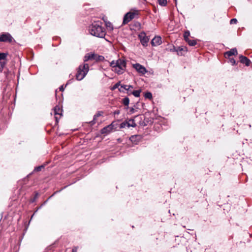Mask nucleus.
Segmentation results:
<instances>
[{
  "label": "nucleus",
  "mask_w": 252,
  "mask_h": 252,
  "mask_svg": "<svg viewBox=\"0 0 252 252\" xmlns=\"http://www.w3.org/2000/svg\"><path fill=\"white\" fill-rule=\"evenodd\" d=\"M90 33L93 36L103 38L106 35V31L102 26L100 22H95L89 27Z\"/></svg>",
  "instance_id": "nucleus-1"
},
{
  "label": "nucleus",
  "mask_w": 252,
  "mask_h": 252,
  "mask_svg": "<svg viewBox=\"0 0 252 252\" xmlns=\"http://www.w3.org/2000/svg\"><path fill=\"white\" fill-rule=\"evenodd\" d=\"M126 61L121 59H119L116 61H112L110 63L112 70L119 75L122 74L125 72L126 69Z\"/></svg>",
  "instance_id": "nucleus-2"
},
{
  "label": "nucleus",
  "mask_w": 252,
  "mask_h": 252,
  "mask_svg": "<svg viewBox=\"0 0 252 252\" xmlns=\"http://www.w3.org/2000/svg\"><path fill=\"white\" fill-rule=\"evenodd\" d=\"M89 70V66L88 63H83L79 66L77 72L76 74V78L78 81L82 80L87 75Z\"/></svg>",
  "instance_id": "nucleus-3"
},
{
  "label": "nucleus",
  "mask_w": 252,
  "mask_h": 252,
  "mask_svg": "<svg viewBox=\"0 0 252 252\" xmlns=\"http://www.w3.org/2000/svg\"><path fill=\"white\" fill-rule=\"evenodd\" d=\"M138 14V11L137 10H135L134 11L131 12L129 11L126 13L124 17L123 24L126 25L131 21L134 18L136 15Z\"/></svg>",
  "instance_id": "nucleus-4"
},
{
  "label": "nucleus",
  "mask_w": 252,
  "mask_h": 252,
  "mask_svg": "<svg viewBox=\"0 0 252 252\" xmlns=\"http://www.w3.org/2000/svg\"><path fill=\"white\" fill-rule=\"evenodd\" d=\"M13 40V38L8 32H3L0 34V42L11 43Z\"/></svg>",
  "instance_id": "nucleus-5"
},
{
  "label": "nucleus",
  "mask_w": 252,
  "mask_h": 252,
  "mask_svg": "<svg viewBox=\"0 0 252 252\" xmlns=\"http://www.w3.org/2000/svg\"><path fill=\"white\" fill-rule=\"evenodd\" d=\"M140 42L143 46H146L149 40V38L146 35L144 32H142L139 34Z\"/></svg>",
  "instance_id": "nucleus-6"
},
{
  "label": "nucleus",
  "mask_w": 252,
  "mask_h": 252,
  "mask_svg": "<svg viewBox=\"0 0 252 252\" xmlns=\"http://www.w3.org/2000/svg\"><path fill=\"white\" fill-rule=\"evenodd\" d=\"M133 67L138 72L141 73L142 74H145L147 72V70H146L145 67L139 63H137L133 64Z\"/></svg>",
  "instance_id": "nucleus-7"
},
{
  "label": "nucleus",
  "mask_w": 252,
  "mask_h": 252,
  "mask_svg": "<svg viewBox=\"0 0 252 252\" xmlns=\"http://www.w3.org/2000/svg\"><path fill=\"white\" fill-rule=\"evenodd\" d=\"M162 43L161 38L160 36H155L151 41L152 46H156Z\"/></svg>",
  "instance_id": "nucleus-8"
},
{
  "label": "nucleus",
  "mask_w": 252,
  "mask_h": 252,
  "mask_svg": "<svg viewBox=\"0 0 252 252\" xmlns=\"http://www.w3.org/2000/svg\"><path fill=\"white\" fill-rule=\"evenodd\" d=\"M113 126L112 125H108L103 127L101 130V133L103 134H107L109 133L112 130Z\"/></svg>",
  "instance_id": "nucleus-9"
},
{
  "label": "nucleus",
  "mask_w": 252,
  "mask_h": 252,
  "mask_svg": "<svg viewBox=\"0 0 252 252\" xmlns=\"http://www.w3.org/2000/svg\"><path fill=\"white\" fill-rule=\"evenodd\" d=\"M240 61L241 63L243 64H245L246 66H249L251 61L250 60L246 57H245L243 55H240L239 56Z\"/></svg>",
  "instance_id": "nucleus-10"
},
{
  "label": "nucleus",
  "mask_w": 252,
  "mask_h": 252,
  "mask_svg": "<svg viewBox=\"0 0 252 252\" xmlns=\"http://www.w3.org/2000/svg\"><path fill=\"white\" fill-rule=\"evenodd\" d=\"M141 137L139 135H134L130 137L129 140L134 144H136L140 140Z\"/></svg>",
  "instance_id": "nucleus-11"
},
{
  "label": "nucleus",
  "mask_w": 252,
  "mask_h": 252,
  "mask_svg": "<svg viewBox=\"0 0 252 252\" xmlns=\"http://www.w3.org/2000/svg\"><path fill=\"white\" fill-rule=\"evenodd\" d=\"M237 54V50L236 48H234L231 49L230 50L226 52L225 54V56H228V57L232 56L233 55Z\"/></svg>",
  "instance_id": "nucleus-12"
},
{
  "label": "nucleus",
  "mask_w": 252,
  "mask_h": 252,
  "mask_svg": "<svg viewBox=\"0 0 252 252\" xmlns=\"http://www.w3.org/2000/svg\"><path fill=\"white\" fill-rule=\"evenodd\" d=\"M95 56V55L94 54H87L84 57V62H86L89 60H94V59Z\"/></svg>",
  "instance_id": "nucleus-13"
},
{
  "label": "nucleus",
  "mask_w": 252,
  "mask_h": 252,
  "mask_svg": "<svg viewBox=\"0 0 252 252\" xmlns=\"http://www.w3.org/2000/svg\"><path fill=\"white\" fill-rule=\"evenodd\" d=\"M127 127H135L136 126L134 119H129L127 121Z\"/></svg>",
  "instance_id": "nucleus-14"
},
{
  "label": "nucleus",
  "mask_w": 252,
  "mask_h": 252,
  "mask_svg": "<svg viewBox=\"0 0 252 252\" xmlns=\"http://www.w3.org/2000/svg\"><path fill=\"white\" fill-rule=\"evenodd\" d=\"M103 114V112H101V111H99L96 114H95L94 116V119H93V120L91 122V123H92V124H94L95 123V121L97 119V117L101 116Z\"/></svg>",
  "instance_id": "nucleus-15"
},
{
  "label": "nucleus",
  "mask_w": 252,
  "mask_h": 252,
  "mask_svg": "<svg viewBox=\"0 0 252 252\" xmlns=\"http://www.w3.org/2000/svg\"><path fill=\"white\" fill-rule=\"evenodd\" d=\"M130 88H133V87L131 85H121V88L119 89L120 91L123 92V89L125 90L128 91Z\"/></svg>",
  "instance_id": "nucleus-16"
},
{
  "label": "nucleus",
  "mask_w": 252,
  "mask_h": 252,
  "mask_svg": "<svg viewBox=\"0 0 252 252\" xmlns=\"http://www.w3.org/2000/svg\"><path fill=\"white\" fill-rule=\"evenodd\" d=\"M7 53H0V62H6V59L7 56Z\"/></svg>",
  "instance_id": "nucleus-17"
},
{
  "label": "nucleus",
  "mask_w": 252,
  "mask_h": 252,
  "mask_svg": "<svg viewBox=\"0 0 252 252\" xmlns=\"http://www.w3.org/2000/svg\"><path fill=\"white\" fill-rule=\"evenodd\" d=\"M62 111V110L60 109V107L58 106H56V107H55V108L54 109V114L55 115H61Z\"/></svg>",
  "instance_id": "nucleus-18"
},
{
  "label": "nucleus",
  "mask_w": 252,
  "mask_h": 252,
  "mask_svg": "<svg viewBox=\"0 0 252 252\" xmlns=\"http://www.w3.org/2000/svg\"><path fill=\"white\" fill-rule=\"evenodd\" d=\"M122 103L125 106L128 107L129 103V99L127 97H126L122 99Z\"/></svg>",
  "instance_id": "nucleus-19"
},
{
  "label": "nucleus",
  "mask_w": 252,
  "mask_h": 252,
  "mask_svg": "<svg viewBox=\"0 0 252 252\" xmlns=\"http://www.w3.org/2000/svg\"><path fill=\"white\" fill-rule=\"evenodd\" d=\"M7 63L6 62H0V73H2L4 67Z\"/></svg>",
  "instance_id": "nucleus-20"
},
{
  "label": "nucleus",
  "mask_w": 252,
  "mask_h": 252,
  "mask_svg": "<svg viewBox=\"0 0 252 252\" xmlns=\"http://www.w3.org/2000/svg\"><path fill=\"white\" fill-rule=\"evenodd\" d=\"M190 46H194L196 44V41L194 40L188 39L186 40Z\"/></svg>",
  "instance_id": "nucleus-21"
},
{
  "label": "nucleus",
  "mask_w": 252,
  "mask_h": 252,
  "mask_svg": "<svg viewBox=\"0 0 252 252\" xmlns=\"http://www.w3.org/2000/svg\"><path fill=\"white\" fill-rule=\"evenodd\" d=\"M141 90H135L132 92V94L135 97H139L141 93Z\"/></svg>",
  "instance_id": "nucleus-22"
},
{
  "label": "nucleus",
  "mask_w": 252,
  "mask_h": 252,
  "mask_svg": "<svg viewBox=\"0 0 252 252\" xmlns=\"http://www.w3.org/2000/svg\"><path fill=\"white\" fill-rule=\"evenodd\" d=\"M158 4L162 6H165L167 4L166 0H158Z\"/></svg>",
  "instance_id": "nucleus-23"
},
{
  "label": "nucleus",
  "mask_w": 252,
  "mask_h": 252,
  "mask_svg": "<svg viewBox=\"0 0 252 252\" xmlns=\"http://www.w3.org/2000/svg\"><path fill=\"white\" fill-rule=\"evenodd\" d=\"M144 97L146 98L151 99L152 98V94L150 92H146L144 94Z\"/></svg>",
  "instance_id": "nucleus-24"
},
{
  "label": "nucleus",
  "mask_w": 252,
  "mask_h": 252,
  "mask_svg": "<svg viewBox=\"0 0 252 252\" xmlns=\"http://www.w3.org/2000/svg\"><path fill=\"white\" fill-rule=\"evenodd\" d=\"M190 33L189 31L185 32L184 33V37L185 40L186 41L189 39V36Z\"/></svg>",
  "instance_id": "nucleus-25"
},
{
  "label": "nucleus",
  "mask_w": 252,
  "mask_h": 252,
  "mask_svg": "<svg viewBox=\"0 0 252 252\" xmlns=\"http://www.w3.org/2000/svg\"><path fill=\"white\" fill-rule=\"evenodd\" d=\"M170 51L172 52H176L178 55H180L179 50L177 49V48H176L174 46H173L172 48L170 49Z\"/></svg>",
  "instance_id": "nucleus-26"
},
{
  "label": "nucleus",
  "mask_w": 252,
  "mask_h": 252,
  "mask_svg": "<svg viewBox=\"0 0 252 252\" xmlns=\"http://www.w3.org/2000/svg\"><path fill=\"white\" fill-rule=\"evenodd\" d=\"M43 168H44L43 165L35 167L34 170L35 171H40L41 170V169H42Z\"/></svg>",
  "instance_id": "nucleus-27"
},
{
  "label": "nucleus",
  "mask_w": 252,
  "mask_h": 252,
  "mask_svg": "<svg viewBox=\"0 0 252 252\" xmlns=\"http://www.w3.org/2000/svg\"><path fill=\"white\" fill-rule=\"evenodd\" d=\"M120 85H120V82H118V83H117L116 84H115L113 86V87H112V90H115V89H116L118 88Z\"/></svg>",
  "instance_id": "nucleus-28"
},
{
  "label": "nucleus",
  "mask_w": 252,
  "mask_h": 252,
  "mask_svg": "<svg viewBox=\"0 0 252 252\" xmlns=\"http://www.w3.org/2000/svg\"><path fill=\"white\" fill-rule=\"evenodd\" d=\"M237 23V20L235 18H233L230 20V23L231 24H236Z\"/></svg>",
  "instance_id": "nucleus-29"
},
{
  "label": "nucleus",
  "mask_w": 252,
  "mask_h": 252,
  "mask_svg": "<svg viewBox=\"0 0 252 252\" xmlns=\"http://www.w3.org/2000/svg\"><path fill=\"white\" fill-rule=\"evenodd\" d=\"M126 126L127 127V122H123L121 124V127H122V128H124Z\"/></svg>",
  "instance_id": "nucleus-30"
},
{
  "label": "nucleus",
  "mask_w": 252,
  "mask_h": 252,
  "mask_svg": "<svg viewBox=\"0 0 252 252\" xmlns=\"http://www.w3.org/2000/svg\"><path fill=\"white\" fill-rule=\"evenodd\" d=\"M105 25L107 27L113 29L112 24L110 22H105Z\"/></svg>",
  "instance_id": "nucleus-31"
},
{
  "label": "nucleus",
  "mask_w": 252,
  "mask_h": 252,
  "mask_svg": "<svg viewBox=\"0 0 252 252\" xmlns=\"http://www.w3.org/2000/svg\"><path fill=\"white\" fill-rule=\"evenodd\" d=\"M39 194L37 192H36L35 194V195H34V197H33V198L31 200V202H34L35 200L36 199V198L38 197Z\"/></svg>",
  "instance_id": "nucleus-32"
},
{
  "label": "nucleus",
  "mask_w": 252,
  "mask_h": 252,
  "mask_svg": "<svg viewBox=\"0 0 252 252\" xmlns=\"http://www.w3.org/2000/svg\"><path fill=\"white\" fill-rule=\"evenodd\" d=\"M177 49L179 50V52L180 53L179 55H182V51L184 50V48L182 47H177Z\"/></svg>",
  "instance_id": "nucleus-33"
},
{
  "label": "nucleus",
  "mask_w": 252,
  "mask_h": 252,
  "mask_svg": "<svg viewBox=\"0 0 252 252\" xmlns=\"http://www.w3.org/2000/svg\"><path fill=\"white\" fill-rule=\"evenodd\" d=\"M229 61L232 65H234L236 63V61L233 58H230Z\"/></svg>",
  "instance_id": "nucleus-34"
},
{
  "label": "nucleus",
  "mask_w": 252,
  "mask_h": 252,
  "mask_svg": "<svg viewBox=\"0 0 252 252\" xmlns=\"http://www.w3.org/2000/svg\"><path fill=\"white\" fill-rule=\"evenodd\" d=\"M135 110L133 108L131 107L130 108L129 112H130V114L134 113L135 112Z\"/></svg>",
  "instance_id": "nucleus-35"
},
{
  "label": "nucleus",
  "mask_w": 252,
  "mask_h": 252,
  "mask_svg": "<svg viewBox=\"0 0 252 252\" xmlns=\"http://www.w3.org/2000/svg\"><path fill=\"white\" fill-rule=\"evenodd\" d=\"M8 73H9V70L8 69H7V71H4V75H5L6 77H7Z\"/></svg>",
  "instance_id": "nucleus-36"
},
{
  "label": "nucleus",
  "mask_w": 252,
  "mask_h": 252,
  "mask_svg": "<svg viewBox=\"0 0 252 252\" xmlns=\"http://www.w3.org/2000/svg\"><path fill=\"white\" fill-rule=\"evenodd\" d=\"M59 89H60V91H63L64 89V88L63 87V86H61L60 88H59Z\"/></svg>",
  "instance_id": "nucleus-37"
},
{
  "label": "nucleus",
  "mask_w": 252,
  "mask_h": 252,
  "mask_svg": "<svg viewBox=\"0 0 252 252\" xmlns=\"http://www.w3.org/2000/svg\"><path fill=\"white\" fill-rule=\"evenodd\" d=\"M77 248H74L72 249V252H77Z\"/></svg>",
  "instance_id": "nucleus-38"
},
{
  "label": "nucleus",
  "mask_w": 252,
  "mask_h": 252,
  "mask_svg": "<svg viewBox=\"0 0 252 252\" xmlns=\"http://www.w3.org/2000/svg\"><path fill=\"white\" fill-rule=\"evenodd\" d=\"M175 2V4L176 5H177V0H174Z\"/></svg>",
  "instance_id": "nucleus-39"
},
{
  "label": "nucleus",
  "mask_w": 252,
  "mask_h": 252,
  "mask_svg": "<svg viewBox=\"0 0 252 252\" xmlns=\"http://www.w3.org/2000/svg\"><path fill=\"white\" fill-rule=\"evenodd\" d=\"M56 122H58V118L57 117H55Z\"/></svg>",
  "instance_id": "nucleus-40"
},
{
  "label": "nucleus",
  "mask_w": 252,
  "mask_h": 252,
  "mask_svg": "<svg viewBox=\"0 0 252 252\" xmlns=\"http://www.w3.org/2000/svg\"><path fill=\"white\" fill-rule=\"evenodd\" d=\"M68 84H69V82H67V83L66 84V85H65V87H66V86Z\"/></svg>",
  "instance_id": "nucleus-41"
}]
</instances>
